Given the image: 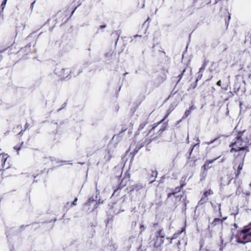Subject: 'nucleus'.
I'll return each instance as SVG.
<instances>
[{"label":"nucleus","instance_id":"obj_18","mask_svg":"<svg viewBox=\"0 0 251 251\" xmlns=\"http://www.w3.org/2000/svg\"><path fill=\"white\" fill-rule=\"evenodd\" d=\"M77 201V198H75V200L73 202V205H75V204H76V202Z\"/></svg>","mask_w":251,"mask_h":251},{"label":"nucleus","instance_id":"obj_19","mask_svg":"<svg viewBox=\"0 0 251 251\" xmlns=\"http://www.w3.org/2000/svg\"><path fill=\"white\" fill-rule=\"evenodd\" d=\"M215 160H216V158H215V159H214V160H211L207 161V162H209V163H212L214 162V161Z\"/></svg>","mask_w":251,"mask_h":251},{"label":"nucleus","instance_id":"obj_14","mask_svg":"<svg viewBox=\"0 0 251 251\" xmlns=\"http://www.w3.org/2000/svg\"><path fill=\"white\" fill-rule=\"evenodd\" d=\"M142 186L141 185L137 186L136 187L134 188V189H135L136 190H139Z\"/></svg>","mask_w":251,"mask_h":251},{"label":"nucleus","instance_id":"obj_13","mask_svg":"<svg viewBox=\"0 0 251 251\" xmlns=\"http://www.w3.org/2000/svg\"><path fill=\"white\" fill-rule=\"evenodd\" d=\"M217 140V139L216 138V139H215L214 140H212V141H210V142H207V143H206V144H207V145H210V144H211L213 143L215 140Z\"/></svg>","mask_w":251,"mask_h":251},{"label":"nucleus","instance_id":"obj_20","mask_svg":"<svg viewBox=\"0 0 251 251\" xmlns=\"http://www.w3.org/2000/svg\"><path fill=\"white\" fill-rule=\"evenodd\" d=\"M221 80H219L217 82V84L218 85V86H221Z\"/></svg>","mask_w":251,"mask_h":251},{"label":"nucleus","instance_id":"obj_23","mask_svg":"<svg viewBox=\"0 0 251 251\" xmlns=\"http://www.w3.org/2000/svg\"><path fill=\"white\" fill-rule=\"evenodd\" d=\"M196 146V145H194V146L192 148V151L194 149V148Z\"/></svg>","mask_w":251,"mask_h":251},{"label":"nucleus","instance_id":"obj_24","mask_svg":"<svg viewBox=\"0 0 251 251\" xmlns=\"http://www.w3.org/2000/svg\"><path fill=\"white\" fill-rule=\"evenodd\" d=\"M234 226H235V227H237V225H236V224H234Z\"/></svg>","mask_w":251,"mask_h":251},{"label":"nucleus","instance_id":"obj_7","mask_svg":"<svg viewBox=\"0 0 251 251\" xmlns=\"http://www.w3.org/2000/svg\"><path fill=\"white\" fill-rule=\"evenodd\" d=\"M220 0H205V2L206 3V4L212 3L214 4H215Z\"/></svg>","mask_w":251,"mask_h":251},{"label":"nucleus","instance_id":"obj_16","mask_svg":"<svg viewBox=\"0 0 251 251\" xmlns=\"http://www.w3.org/2000/svg\"><path fill=\"white\" fill-rule=\"evenodd\" d=\"M14 148L15 150H17V151H19L20 150L21 147H18V146H15Z\"/></svg>","mask_w":251,"mask_h":251},{"label":"nucleus","instance_id":"obj_11","mask_svg":"<svg viewBox=\"0 0 251 251\" xmlns=\"http://www.w3.org/2000/svg\"><path fill=\"white\" fill-rule=\"evenodd\" d=\"M174 107H173L172 109H169V110L170 111L165 116L164 119L163 120H164L168 116V115H169V114L170 113V112L174 109Z\"/></svg>","mask_w":251,"mask_h":251},{"label":"nucleus","instance_id":"obj_10","mask_svg":"<svg viewBox=\"0 0 251 251\" xmlns=\"http://www.w3.org/2000/svg\"><path fill=\"white\" fill-rule=\"evenodd\" d=\"M7 0H4L1 4V6L2 7V9H4V7L6 3Z\"/></svg>","mask_w":251,"mask_h":251},{"label":"nucleus","instance_id":"obj_8","mask_svg":"<svg viewBox=\"0 0 251 251\" xmlns=\"http://www.w3.org/2000/svg\"><path fill=\"white\" fill-rule=\"evenodd\" d=\"M191 113V111L190 110H187L184 113V114L182 117V118H185L187 117L188 115H189Z\"/></svg>","mask_w":251,"mask_h":251},{"label":"nucleus","instance_id":"obj_15","mask_svg":"<svg viewBox=\"0 0 251 251\" xmlns=\"http://www.w3.org/2000/svg\"><path fill=\"white\" fill-rule=\"evenodd\" d=\"M145 227H144V225H141L140 226V230L141 231H143L145 229Z\"/></svg>","mask_w":251,"mask_h":251},{"label":"nucleus","instance_id":"obj_4","mask_svg":"<svg viewBox=\"0 0 251 251\" xmlns=\"http://www.w3.org/2000/svg\"><path fill=\"white\" fill-rule=\"evenodd\" d=\"M213 191L211 189H209L208 190L205 191L200 201L199 202L201 204H202L204 202H205L207 201V198L209 196L213 194Z\"/></svg>","mask_w":251,"mask_h":251},{"label":"nucleus","instance_id":"obj_9","mask_svg":"<svg viewBox=\"0 0 251 251\" xmlns=\"http://www.w3.org/2000/svg\"><path fill=\"white\" fill-rule=\"evenodd\" d=\"M0 157H1L2 160H3V163H5L7 158V155L5 154H0Z\"/></svg>","mask_w":251,"mask_h":251},{"label":"nucleus","instance_id":"obj_6","mask_svg":"<svg viewBox=\"0 0 251 251\" xmlns=\"http://www.w3.org/2000/svg\"><path fill=\"white\" fill-rule=\"evenodd\" d=\"M185 230V227H183V228H182L181 230L180 231H178V232L175 233L173 235V237L171 238H170V239H171L170 243L172 244V240H173L174 239H176L178 235H179L180 234H181L182 232L184 231Z\"/></svg>","mask_w":251,"mask_h":251},{"label":"nucleus","instance_id":"obj_12","mask_svg":"<svg viewBox=\"0 0 251 251\" xmlns=\"http://www.w3.org/2000/svg\"><path fill=\"white\" fill-rule=\"evenodd\" d=\"M209 164V162H207V161L204 164V165H203V168H204V170H207V168H208V166H207V164Z\"/></svg>","mask_w":251,"mask_h":251},{"label":"nucleus","instance_id":"obj_22","mask_svg":"<svg viewBox=\"0 0 251 251\" xmlns=\"http://www.w3.org/2000/svg\"><path fill=\"white\" fill-rule=\"evenodd\" d=\"M105 27V25L100 26V28H104Z\"/></svg>","mask_w":251,"mask_h":251},{"label":"nucleus","instance_id":"obj_3","mask_svg":"<svg viewBox=\"0 0 251 251\" xmlns=\"http://www.w3.org/2000/svg\"><path fill=\"white\" fill-rule=\"evenodd\" d=\"M251 230V226H247L243 229L238 232L236 235V242L239 243L244 244L251 241V239L249 238L248 232Z\"/></svg>","mask_w":251,"mask_h":251},{"label":"nucleus","instance_id":"obj_1","mask_svg":"<svg viewBox=\"0 0 251 251\" xmlns=\"http://www.w3.org/2000/svg\"><path fill=\"white\" fill-rule=\"evenodd\" d=\"M247 142V141H243L240 137H237L236 140L230 145L231 148V151H234L236 152L234 154L236 156L234 163L235 166L238 165L237 176L239 175L243 168L244 158L247 151L246 150Z\"/></svg>","mask_w":251,"mask_h":251},{"label":"nucleus","instance_id":"obj_25","mask_svg":"<svg viewBox=\"0 0 251 251\" xmlns=\"http://www.w3.org/2000/svg\"><path fill=\"white\" fill-rule=\"evenodd\" d=\"M250 186L251 187V182L250 183Z\"/></svg>","mask_w":251,"mask_h":251},{"label":"nucleus","instance_id":"obj_2","mask_svg":"<svg viewBox=\"0 0 251 251\" xmlns=\"http://www.w3.org/2000/svg\"><path fill=\"white\" fill-rule=\"evenodd\" d=\"M54 74L60 80H66L70 79L73 76L74 72L70 68H65L61 66H57L55 68ZM75 76V75H73Z\"/></svg>","mask_w":251,"mask_h":251},{"label":"nucleus","instance_id":"obj_17","mask_svg":"<svg viewBox=\"0 0 251 251\" xmlns=\"http://www.w3.org/2000/svg\"><path fill=\"white\" fill-rule=\"evenodd\" d=\"M35 2V1H34L31 4V5H30V7L31 9H33V7H34V3Z\"/></svg>","mask_w":251,"mask_h":251},{"label":"nucleus","instance_id":"obj_21","mask_svg":"<svg viewBox=\"0 0 251 251\" xmlns=\"http://www.w3.org/2000/svg\"><path fill=\"white\" fill-rule=\"evenodd\" d=\"M161 232H162V230H160V231H159V234L161 235V237H162V238H163V237H164V235H161Z\"/></svg>","mask_w":251,"mask_h":251},{"label":"nucleus","instance_id":"obj_5","mask_svg":"<svg viewBox=\"0 0 251 251\" xmlns=\"http://www.w3.org/2000/svg\"><path fill=\"white\" fill-rule=\"evenodd\" d=\"M130 176L129 174H127L125 178H124L120 183L122 187H124L127 185V182L129 181Z\"/></svg>","mask_w":251,"mask_h":251}]
</instances>
